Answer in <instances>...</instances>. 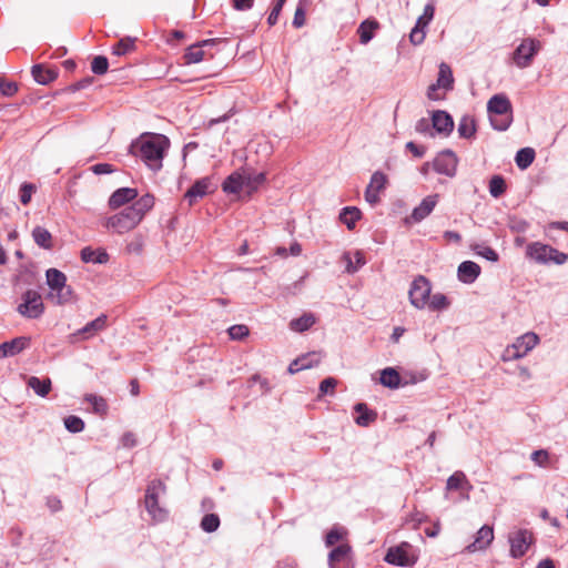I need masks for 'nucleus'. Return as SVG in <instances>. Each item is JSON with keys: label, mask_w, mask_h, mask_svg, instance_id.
<instances>
[{"label": "nucleus", "mask_w": 568, "mask_h": 568, "mask_svg": "<svg viewBox=\"0 0 568 568\" xmlns=\"http://www.w3.org/2000/svg\"><path fill=\"white\" fill-rule=\"evenodd\" d=\"M154 197L145 194L132 205L103 220V226L118 234H124L135 229L144 215L153 207Z\"/></svg>", "instance_id": "1"}, {"label": "nucleus", "mask_w": 568, "mask_h": 568, "mask_svg": "<svg viewBox=\"0 0 568 568\" xmlns=\"http://www.w3.org/2000/svg\"><path fill=\"white\" fill-rule=\"evenodd\" d=\"M170 140L162 134L144 133L131 144V153L140 158L145 165L156 172L162 168V161Z\"/></svg>", "instance_id": "2"}, {"label": "nucleus", "mask_w": 568, "mask_h": 568, "mask_svg": "<svg viewBox=\"0 0 568 568\" xmlns=\"http://www.w3.org/2000/svg\"><path fill=\"white\" fill-rule=\"evenodd\" d=\"M49 293L47 298L55 305L71 304L77 301L73 288L67 284V276L57 268H49L45 272Z\"/></svg>", "instance_id": "3"}, {"label": "nucleus", "mask_w": 568, "mask_h": 568, "mask_svg": "<svg viewBox=\"0 0 568 568\" xmlns=\"http://www.w3.org/2000/svg\"><path fill=\"white\" fill-rule=\"evenodd\" d=\"M489 120L495 130L505 131L513 121L511 103L505 94L493 95L487 103Z\"/></svg>", "instance_id": "4"}, {"label": "nucleus", "mask_w": 568, "mask_h": 568, "mask_svg": "<svg viewBox=\"0 0 568 568\" xmlns=\"http://www.w3.org/2000/svg\"><path fill=\"white\" fill-rule=\"evenodd\" d=\"M166 487L161 480H152L145 490L144 506L151 518L161 523L168 518V509L159 504V498L165 494Z\"/></svg>", "instance_id": "5"}, {"label": "nucleus", "mask_w": 568, "mask_h": 568, "mask_svg": "<svg viewBox=\"0 0 568 568\" xmlns=\"http://www.w3.org/2000/svg\"><path fill=\"white\" fill-rule=\"evenodd\" d=\"M539 336L536 333L527 332L523 334L504 349L501 361L513 362L525 357L539 344Z\"/></svg>", "instance_id": "6"}, {"label": "nucleus", "mask_w": 568, "mask_h": 568, "mask_svg": "<svg viewBox=\"0 0 568 568\" xmlns=\"http://www.w3.org/2000/svg\"><path fill=\"white\" fill-rule=\"evenodd\" d=\"M526 254L528 257L542 264L554 262L558 265H561L567 261L568 257L567 254L539 242L530 243L527 246Z\"/></svg>", "instance_id": "7"}, {"label": "nucleus", "mask_w": 568, "mask_h": 568, "mask_svg": "<svg viewBox=\"0 0 568 568\" xmlns=\"http://www.w3.org/2000/svg\"><path fill=\"white\" fill-rule=\"evenodd\" d=\"M432 292V285L425 276H417L410 284L408 297L410 304L417 310L426 308Z\"/></svg>", "instance_id": "8"}, {"label": "nucleus", "mask_w": 568, "mask_h": 568, "mask_svg": "<svg viewBox=\"0 0 568 568\" xmlns=\"http://www.w3.org/2000/svg\"><path fill=\"white\" fill-rule=\"evenodd\" d=\"M540 49V41L532 38L525 39L513 53L514 63L520 69L528 68Z\"/></svg>", "instance_id": "9"}, {"label": "nucleus", "mask_w": 568, "mask_h": 568, "mask_svg": "<svg viewBox=\"0 0 568 568\" xmlns=\"http://www.w3.org/2000/svg\"><path fill=\"white\" fill-rule=\"evenodd\" d=\"M18 312L28 318L40 317L44 312L41 295L34 290H28L22 296V303L18 306Z\"/></svg>", "instance_id": "10"}, {"label": "nucleus", "mask_w": 568, "mask_h": 568, "mask_svg": "<svg viewBox=\"0 0 568 568\" xmlns=\"http://www.w3.org/2000/svg\"><path fill=\"white\" fill-rule=\"evenodd\" d=\"M416 559L417 557L413 551V547L407 542H403L397 547L389 548L385 556V560L388 564L400 567L413 566Z\"/></svg>", "instance_id": "11"}, {"label": "nucleus", "mask_w": 568, "mask_h": 568, "mask_svg": "<svg viewBox=\"0 0 568 568\" xmlns=\"http://www.w3.org/2000/svg\"><path fill=\"white\" fill-rule=\"evenodd\" d=\"M510 554L518 558L526 554L532 542V535L526 529H518L509 534Z\"/></svg>", "instance_id": "12"}, {"label": "nucleus", "mask_w": 568, "mask_h": 568, "mask_svg": "<svg viewBox=\"0 0 568 568\" xmlns=\"http://www.w3.org/2000/svg\"><path fill=\"white\" fill-rule=\"evenodd\" d=\"M387 184V176L376 171L373 173L371 181L365 190V200L371 205H376L379 202V192H382Z\"/></svg>", "instance_id": "13"}, {"label": "nucleus", "mask_w": 568, "mask_h": 568, "mask_svg": "<svg viewBox=\"0 0 568 568\" xmlns=\"http://www.w3.org/2000/svg\"><path fill=\"white\" fill-rule=\"evenodd\" d=\"M435 8L433 4H426L424 14L420 16L416 22V26L410 31L409 40L413 44H420L426 36L425 28L432 21L434 17Z\"/></svg>", "instance_id": "14"}, {"label": "nucleus", "mask_w": 568, "mask_h": 568, "mask_svg": "<svg viewBox=\"0 0 568 568\" xmlns=\"http://www.w3.org/2000/svg\"><path fill=\"white\" fill-rule=\"evenodd\" d=\"M457 169V158L452 151H444L434 160V170L447 176H454Z\"/></svg>", "instance_id": "15"}, {"label": "nucleus", "mask_w": 568, "mask_h": 568, "mask_svg": "<svg viewBox=\"0 0 568 568\" xmlns=\"http://www.w3.org/2000/svg\"><path fill=\"white\" fill-rule=\"evenodd\" d=\"M31 338L29 336H19L11 341L0 344V359L16 356L30 347Z\"/></svg>", "instance_id": "16"}, {"label": "nucleus", "mask_w": 568, "mask_h": 568, "mask_svg": "<svg viewBox=\"0 0 568 568\" xmlns=\"http://www.w3.org/2000/svg\"><path fill=\"white\" fill-rule=\"evenodd\" d=\"M331 568H351V547L342 544L334 548L328 556Z\"/></svg>", "instance_id": "17"}, {"label": "nucleus", "mask_w": 568, "mask_h": 568, "mask_svg": "<svg viewBox=\"0 0 568 568\" xmlns=\"http://www.w3.org/2000/svg\"><path fill=\"white\" fill-rule=\"evenodd\" d=\"M438 199V194H432L424 197L419 205L413 210L409 219L416 223L426 219L437 205Z\"/></svg>", "instance_id": "18"}, {"label": "nucleus", "mask_w": 568, "mask_h": 568, "mask_svg": "<svg viewBox=\"0 0 568 568\" xmlns=\"http://www.w3.org/2000/svg\"><path fill=\"white\" fill-rule=\"evenodd\" d=\"M494 540V529L488 525H484L476 534L474 542L466 547L467 552H475L486 549Z\"/></svg>", "instance_id": "19"}, {"label": "nucleus", "mask_w": 568, "mask_h": 568, "mask_svg": "<svg viewBox=\"0 0 568 568\" xmlns=\"http://www.w3.org/2000/svg\"><path fill=\"white\" fill-rule=\"evenodd\" d=\"M138 196L136 189L133 187H121L114 191L109 199V206L116 210L126 203L135 200Z\"/></svg>", "instance_id": "20"}, {"label": "nucleus", "mask_w": 568, "mask_h": 568, "mask_svg": "<svg viewBox=\"0 0 568 568\" xmlns=\"http://www.w3.org/2000/svg\"><path fill=\"white\" fill-rule=\"evenodd\" d=\"M212 186L210 178H203L196 181L184 194V199L192 205L197 199L203 197L210 192Z\"/></svg>", "instance_id": "21"}, {"label": "nucleus", "mask_w": 568, "mask_h": 568, "mask_svg": "<svg viewBox=\"0 0 568 568\" xmlns=\"http://www.w3.org/2000/svg\"><path fill=\"white\" fill-rule=\"evenodd\" d=\"M214 42L215 40L210 39L190 45L184 53L185 63L192 64L201 62L205 58V51L203 50V47L213 45Z\"/></svg>", "instance_id": "22"}, {"label": "nucleus", "mask_w": 568, "mask_h": 568, "mask_svg": "<svg viewBox=\"0 0 568 568\" xmlns=\"http://www.w3.org/2000/svg\"><path fill=\"white\" fill-rule=\"evenodd\" d=\"M480 274V266L471 261H465L458 266V278L464 283H473Z\"/></svg>", "instance_id": "23"}, {"label": "nucleus", "mask_w": 568, "mask_h": 568, "mask_svg": "<svg viewBox=\"0 0 568 568\" xmlns=\"http://www.w3.org/2000/svg\"><path fill=\"white\" fill-rule=\"evenodd\" d=\"M31 73L36 82L39 84H49L58 77V71L52 68H47L43 64H36L31 69Z\"/></svg>", "instance_id": "24"}, {"label": "nucleus", "mask_w": 568, "mask_h": 568, "mask_svg": "<svg viewBox=\"0 0 568 568\" xmlns=\"http://www.w3.org/2000/svg\"><path fill=\"white\" fill-rule=\"evenodd\" d=\"M433 126L439 133H450L454 128L452 116L445 111H436L432 118Z\"/></svg>", "instance_id": "25"}, {"label": "nucleus", "mask_w": 568, "mask_h": 568, "mask_svg": "<svg viewBox=\"0 0 568 568\" xmlns=\"http://www.w3.org/2000/svg\"><path fill=\"white\" fill-rule=\"evenodd\" d=\"M222 189L225 193L236 194L240 191H244V171H236L232 173L223 182Z\"/></svg>", "instance_id": "26"}, {"label": "nucleus", "mask_w": 568, "mask_h": 568, "mask_svg": "<svg viewBox=\"0 0 568 568\" xmlns=\"http://www.w3.org/2000/svg\"><path fill=\"white\" fill-rule=\"evenodd\" d=\"M343 261L345 262V271L348 274L356 273L365 263L364 254L361 251H355L354 253H345L343 255Z\"/></svg>", "instance_id": "27"}, {"label": "nucleus", "mask_w": 568, "mask_h": 568, "mask_svg": "<svg viewBox=\"0 0 568 568\" xmlns=\"http://www.w3.org/2000/svg\"><path fill=\"white\" fill-rule=\"evenodd\" d=\"M473 488L471 484L467 479L466 475L457 470L455 471L446 483V489L447 490H470Z\"/></svg>", "instance_id": "28"}, {"label": "nucleus", "mask_w": 568, "mask_h": 568, "mask_svg": "<svg viewBox=\"0 0 568 568\" xmlns=\"http://www.w3.org/2000/svg\"><path fill=\"white\" fill-rule=\"evenodd\" d=\"M453 85H454V77H453L452 69L447 63L442 62L439 64L438 78L435 83V87H440V88H443V91L446 92V91L452 90Z\"/></svg>", "instance_id": "29"}, {"label": "nucleus", "mask_w": 568, "mask_h": 568, "mask_svg": "<svg viewBox=\"0 0 568 568\" xmlns=\"http://www.w3.org/2000/svg\"><path fill=\"white\" fill-rule=\"evenodd\" d=\"M355 412L358 414L355 422L358 426L367 427L369 424L375 422L377 414L374 410L367 408L366 404L358 403L355 405Z\"/></svg>", "instance_id": "30"}, {"label": "nucleus", "mask_w": 568, "mask_h": 568, "mask_svg": "<svg viewBox=\"0 0 568 568\" xmlns=\"http://www.w3.org/2000/svg\"><path fill=\"white\" fill-rule=\"evenodd\" d=\"M81 258L85 263L104 264L109 261V254L104 250L95 251L88 246L82 248Z\"/></svg>", "instance_id": "31"}, {"label": "nucleus", "mask_w": 568, "mask_h": 568, "mask_svg": "<svg viewBox=\"0 0 568 568\" xmlns=\"http://www.w3.org/2000/svg\"><path fill=\"white\" fill-rule=\"evenodd\" d=\"M381 384L385 387L395 389L400 385V376L398 372L393 367L384 368L381 372Z\"/></svg>", "instance_id": "32"}, {"label": "nucleus", "mask_w": 568, "mask_h": 568, "mask_svg": "<svg viewBox=\"0 0 568 568\" xmlns=\"http://www.w3.org/2000/svg\"><path fill=\"white\" fill-rule=\"evenodd\" d=\"M106 326V315L102 314L95 320L89 322L78 334L85 335L84 338H89L100 331H103Z\"/></svg>", "instance_id": "33"}, {"label": "nucleus", "mask_w": 568, "mask_h": 568, "mask_svg": "<svg viewBox=\"0 0 568 568\" xmlns=\"http://www.w3.org/2000/svg\"><path fill=\"white\" fill-rule=\"evenodd\" d=\"M28 386L34 390V393L41 397H45L51 390V379H40L37 376H31L27 382Z\"/></svg>", "instance_id": "34"}, {"label": "nucleus", "mask_w": 568, "mask_h": 568, "mask_svg": "<svg viewBox=\"0 0 568 568\" xmlns=\"http://www.w3.org/2000/svg\"><path fill=\"white\" fill-rule=\"evenodd\" d=\"M361 216L362 212L359 209L355 206H347L342 210L339 220L347 226L348 230H353Z\"/></svg>", "instance_id": "35"}, {"label": "nucleus", "mask_w": 568, "mask_h": 568, "mask_svg": "<svg viewBox=\"0 0 568 568\" xmlns=\"http://www.w3.org/2000/svg\"><path fill=\"white\" fill-rule=\"evenodd\" d=\"M316 322L315 316L312 313H305L301 317L292 320L290 327L294 332L302 333L311 328Z\"/></svg>", "instance_id": "36"}, {"label": "nucleus", "mask_w": 568, "mask_h": 568, "mask_svg": "<svg viewBox=\"0 0 568 568\" xmlns=\"http://www.w3.org/2000/svg\"><path fill=\"white\" fill-rule=\"evenodd\" d=\"M266 180L264 173L252 174L244 171V191L248 194L255 192Z\"/></svg>", "instance_id": "37"}, {"label": "nucleus", "mask_w": 568, "mask_h": 568, "mask_svg": "<svg viewBox=\"0 0 568 568\" xmlns=\"http://www.w3.org/2000/svg\"><path fill=\"white\" fill-rule=\"evenodd\" d=\"M32 237L40 247L45 250H50L52 247V235L47 229L42 226L34 227L32 231Z\"/></svg>", "instance_id": "38"}, {"label": "nucleus", "mask_w": 568, "mask_h": 568, "mask_svg": "<svg viewBox=\"0 0 568 568\" xmlns=\"http://www.w3.org/2000/svg\"><path fill=\"white\" fill-rule=\"evenodd\" d=\"M377 28H378V23L376 21H371V20L363 21L357 30V32L359 34L361 42L363 44L368 43L373 39L374 31Z\"/></svg>", "instance_id": "39"}, {"label": "nucleus", "mask_w": 568, "mask_h": 568, "mask_svg": "<svg viewBox=\"0 0 568 568\" xmlns=\"http://www.w3.org/2000/svg\"><path fill=\"white\" fill-rule=\"evenodd\" d=\"M535 159V151L530 148L521 149L517 152L515 161L519 169H527Z\"/></svg>", "instance_id": "40"}, {"label": "nucleus", "mask_w": 568, "mask_h": 568, "mask_svg": "<svg viewBox=\"0 0 568 568\" xmlns=\"http://www.w3.org/2000/svg\"><path fill=\"white\" fill-rule=\"evenodd\" d=\"M476 132L475 121L470 116H463L458 124V133L462 138H471Z\"/></svg>", "instance_id": "41"}, {"label": "nucleus", "mask_w": 568, "mask_h": 568, "mask_svg": "<svg viewBox=\"0 0 568 568\" xmlns=\"http://www.w3.org/2000/svg\"><path fill=\"white\" fill-rule=\"evenodd\" d=\"M449 306L448 298L442 294L436 293L432 296H429L427 308L429 311L436 312V311H443L446 310Z\"/></svg>", "instance_id": "42"}, {"label": "nucleus", "mask_w": 568, "mask_h": 568, "mask_svg": "<svg viewBox=\"0 0 568 568\" xmlns=\"http://www.w3.org/2000/svg\"><path fill=\"white\" fill-rule=\"evenodd\" d=\"M323 354L321 352H310L298 357L303 369L312 368L317 366L322 361Z\"/></svg>", "instance_id": "43"}, {"label": "nucleus", "mask_w": 568, "mask_h": 568, "mask_svg": "<svg viewBox=\"0 0 568 568\" xmlns=\"http://www.w3.org/2000/svg\"><path fill=\"white\" fill-rule=\"evenodd\" d=\"M506 191L505 180L500 175H495L489 182V193L494 197H499Z\"/></svg>", "instance_id": "44"}, {"label": "nucleus", "mask_w": 568, "mask_h": 568, "mask_svg": "<svg viewBox=\"0 0 568 568\" xmlns=\"http://www.w3.org/2000/svg\"><path fill=\"white\" fill-rule=\"evenodd\" d=\"M134 49V39L126 37L121 39L112 50V53L115 55H124L128 52L132 51Z\"/></svg>", "instance_id": "45"}, {"label": "nucleus", "mask_w": 568, "mask_h": 568, "mask_svg": "<svg viewBox=\"0 0 568 568\" xmlns=\"http://www.w3.org/2000/svg\"><path fill=\"white\" fill-rule=\"evenodd\" d=\"M471 248L477 255H479L490 262L498 261V254L496 253L495 250H493L489 246L476 244V245H473Z\"/></svg>", "instance_id": "46"}, {"label": "nucleus", "mask_w": 568, "mask_h": 568, "mask_svg": "<svg viewBox=\"0 0 568 568\" xmlns=\"http://www.w3.org/2000/svg\"><path fill=\"white\" fill-rule=\"evenodd\" d=\"M85 400L92 405L93 410L95 413H98L100 415H103L106 413L108 405H106V402L104 398L93 395V394H89L85 396Z\"/></svg>", "instance_id": "47"}, {"label": "nucleus", "mask_w": 568, "mask_h": 568, "mask_svg": "<svg viewBox=\"0 0 568 568\" xmlns=\"http://www.w3.org/2000/svg\"><path fill=\"white\" fill-rule=\"evenodd\" d=\"M220 526V518L215 514H207L202 518L201 527L206 532L215 531Z\"/></svg>", "instance_id": "48"}, {"label": "nucleus", "mask_w": 568, "mask_h": 568, "mask_svg": "<svg viewBox=\"0 0 568 568\" xmlns=\"http://www.w3.org/2000/svg\"><path fill=\"white\" fill-rule=\"evenodd\" d=\"M64 426L71 433H79L84 428V422L77 416H68L64 418Z\"/></svg>", "instance_id": "49"}, {"label": "nucleus", "mask_w": 568, "mask_h": 568, "mask_svg": "<svg viewBox=\"0 0 568 568\" xmlns=\"http://www.w3.org/2000/svg\"><path fill=\"white\" fill-rule=\"evenodd\" d=\"M109 62L103 55H98L91 63V70L95 74H104L108 71Z\"/></svg>", "instance_id": "50"}, {"label": "nucleus", "mask_w": 568, "mask_h": 568, "mask_svg": "<svg viewBox=\"0 0 568 568\" xmlns=\"http://www.w3.org/2000/svg\"><path fill=\"white\" fill-rule=\"evenodd\" d=\"M530 458L539 467H547L549 465V453L545 449L532 452Z\"/></svg>", "instance_id": "51"}, {"label": "nucleus", "mask_w": 568, "mask_h": 568, "mask_svg": "<svg viewBox=\"0 0 568 568\" xmlns=\"http://www.w3.org/2000/svg\"><path fill=\"white\" fill-rule=\"evenodd\" d=\"M346 531L344 528H341V527H336V528H333L327 535H326V546L331 547V546H334L335 544H337L338 541H341L344 536H345Z\"/></svg>", "instance_id": "52"}, {"label": "nucleus", "mask_w": 568, "mask_h": 568, "mask_svg": "<svg viewBox=\"0 0 568 568\" xmlns=\"http://www.w3.org/2000/svg\"><path fill=\"white\" fill-rule=\"evenodd\" d=\"M36 192V186L31 183H23L20 187V201L27 205L30 203L32 194Z\"/></svg>", "instance_id": "53"}, {"label": "nucleus", "mask_w": 568, "mask_h": 568, "mask_svg": "<svg viewBox=\"0 0 568 568\" xmlns=\"http://www.w3.org/2000/svg\"><path fill=\"white\" fill-rule=\"evenodd\" d=\"M250 331L245 325H233L229 328V335L232 339H242L248 335Z\"/></svg>", "instance_id": "54"}, {"label": "nucleus", "mask_w": 568, "mask_h": 568, "mask_svg": "<svg viewBox=\"0 0 568 568\" xmlns=\"http://www.w3.org/2000/svg\"><path fill=\"white\" fill-rule=\"evenodd\" d=\"M18 85L16 82H9L0 79V92L6 97H12L17 93Z\"/></svg>", "instance_id": "55"}, {"label": "nucleus", "mask_w": 568, "mask_h": 568, "mask_svg": "<svg viewBox=\"0 0 568 568\" xmlns=\"http://www.w3.org/2000/svg\"><path fill=\"white\" fill-rule=\"evenodd\" d=\"M337 385V381L333 377H327L323 379L320 384V395H325L327 393H333L334 388Z\"/></svg>", "instance_id": "56"}, {"label": "nucleus", "mask_w": 568, "mask_h": 568, "mask_svg": "<svg viewBox=\"0 0 568 568\" xmlns=\"http://www.w3.org/2000/svg\"><path fill=\"white\" fill-rule=\"evenodd\" d=\"M445 97V92L443 91V88L435 87V83L430 84L427 89V98L433 101H439L443 100Z\"/></svg>", "instance_id": "57"}, {"label": "nucleus", "mask_w": 568, "mask_h": 568, "mask_svg": "<svg viewBox=\"0 0 568 568\" xmlns=\"http://www.w3.org/2000/svg\"><path fill=\"white\" fill-rule=\"evenodd\" d=\"M304 23H305V11L301 6H298L294 13L293 26L295 28H301L304 26Z\"/></svg>", "instance_id": "58"}, {"label": "nucleus", "mask_w": 568, "mask_h": 568, "mask_svg": "<svg viewBox=\"0 0 568 568\" xmlns=\"http://www.w3.org/2000/svg\"><path fill=\"white\" fill-rule=\"evenodd\" d=\"M517 372L519 379L524 383L529 382L532 378V374L527 366H518Z\"/></svg>", "instance_id": "59"}, {"label": "nucleus", "mask_w": 568, "mask_h": 568, "mask_svg": "<svg viewBox=\"0 0 568 568\" xmlns=\"http://www.w3.org/2000/svg\"><path fill=\"white\" fill-rule=\"evenodd\" d=\"M92 171L95 173V174H108V173H111L113 172V169L110 164L108 163H98L95 165L92 166Z\"/></svg>", "instance_id": "60"}, {"label": "nucleus", "mask_w": 568, "mask_h": 568, "mask_svg": "<svg viewBox=\"0 0 568 568\" xmlns=\"http://www.w3.org/2000/svg\"><path fill=\"white\" fill-rule=\"evenodd\" d=\"M254 0H233V7L236 10H247L251 9L253 6Z\"/></svg>", "instance_id": "61"}, {"label": "nucleus", "mask_w": 568, "mask_h": 568, "mask_svg": "<svg viewBox=\"0 0 568 568\" xmlns=\"http://www.w3.org/2000/svg\"><path fill=\"white\" fill-rule=\"evenodd\" d=\"M406 148L416 156L422 158L425 153V149L416 145L414 142H408Z\"/></svg>", "instance_id": "62"}, {"label": "nucleus", "mask_w": 568, "mask_h": 568, "mask_svg": "<svg viewBox=\"0 0 568 568\" xmlns=\"http://www.w3.org/2000/svg\"><path fill=\"white\" fill-rule=\"evenodd\" d=\"M122 445L125 446V447H133L136 443V439H135V436L134 434L132 433H125L123 436H122Z\"/></svg>", "instance_id": "63"}, {"label": "nucleus", "mask_w": 568, "mask_h": 568, "mask_svg": "<svg viewBox=\"0 0 568 568\" xmlns=\"http://www.w3.org/2000/svg\"><path fill=\"white\" fill-rule=\"evenodd\" d=\"M280 13H281V9L273 7V9L267 18V23L270 26H274L277 22Z\"/></svg>", "instance_id": "64"}]
</instances>
